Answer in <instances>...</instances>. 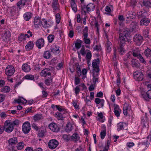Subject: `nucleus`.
Instances as JSON below:
<instances>
[{
  "instance_id": "obj_46",
  "label": "nucleus",
  "mask_w": 151,
  "mask_h": 151,
  "mask_svg": "<svg viewBox=\"0 0 151 151\" xmlns=\"http://www.w3.org/2000/svg\"><path fill=\"white\" fill-rule=\"evenodd\" d=\"M52 78L50 77L49 79H47L45 80V83L47 86H50L52 82Z\"/></svg>"
},
{
  "instance_id": "obj_11",
  "label": "nucleus",
  "mask_w": 151,
  "mask_h": 151,
  "mask_svg": "<svg viewBox=\"0 0 151 151\" xmlns=\"http://www.w3.org/2000/svg\"><path fill=\"white\" fill-rule=\"evenodd\" d=\"M59 145L58 141L56 139H51L49 141L48 143L49 147L51 149L55 148Z\"/></svg>"
},
{
  "instance_id": "obj_42",
  "label": "nucleus",
  "mask_w": 151,
  "mask_h": 151,
  "mask_svg": "<svg viewBox=\"0 0 151 151\" xmlns=\"http://www.w3.org/2000/svg\"><path fill=\"white\" fill-rule=\"evenodd\" d=\"M62 113L57 112L55 114V116L58 120H63V116Z\"/></svg>"
},
{
  "instance_id": "obj_43",
  "label": "nucleus",
  "mask_w": 151,
  "mask_h": 151,
  "mask_svg": "<svg viewBox=\"0 0 151 151\" xmlns=\"http://www.w3.org/2000/svg\"><path fill=\"white\" fill-rule=\"evenodd\" d=\"M77 41L78 42H76L75 43V47L76 49H79L81 46V44L83 42V41L79 39L77 40Z\"/></svg>"
},
{
  "instance_id": "obj_2",
  "label": "nucleus",
  "mask_w": 151,
  "mask_h": 151,
  "mask_svg": "<svg viewBox=\"0 0 151 151\" xmlns=\"http://www.w3.org/2000/svg\"><path fill=\"white\" fill-rule=\"evenodd\" d=\"M119 32V35L120 45H124L125 42L124 37H127L129 34V32L125 29H120Z\"/></svg>"
},
{
  "instance_id": "obj_41",
  "label": "nucleus",
  "mask_w": 151,
  "mask_h": 151,
  "mask_svg": "<svg viewBox=\"0 0 151 151\" xmlns=\"http://www.w3.org/2000/svg\"><path fill=\"white\" fill-rule=\"evenodd\" d=\"M51 52L55 54H58L60 52L58 47H55L54 48H52L51 49Z\"/></svg>"
},
{
  "instance_id": "obj_51",
  "label": "nucleus",
  "mask_w": 151,
  "mask_h": 151,
  "mask_svg": "<svg viewBox=\"0 0 151 151\" xmlns=\"http://www.w3.org/2000/svg\"><path fill=\"white\" fill-rule=\"evenodd\" d=\"M92 80L93 83L96 84V82H98L99 81L98 75L97 74L93 76Z\"/></svg>"
},
{
  "instance_id": "obj_8",
  "label": "nucleus",
  "mask_w": 151,
  "mask_h": 151,
  "mask_svg": "<svg viewBox=\"0 0 151 151\" xmlns=\"http://www.w3.org/2000/svg\"><path fill=\"white\" fill-rule=\"evenodd\" d=\"M31 128L30 124L28 122H25L22 125V130L25 134L28 133L31 130Z\"/></svg>"
},
{
  "instance_id": "obj_44",
  "label": "nucleus",
  "mask_w": 151,
  "mask_h": 151,
  "mask_svg": "<svg viewBox=\"0 0 151 151\" xmlns=\"http://www.w3.org/2000/svg\"><path fill=\"white\" fill-rule=\"evenodd\" d=\"M24 144L23 142H19L17 144V147L18 150H21L22 149L24 146Z\"/></svg>"
},
{
  "instance_id": "obj_56",
  "label": "nucleus",
  "mask_w": 151,
  "mask_h": 151,
  "mask_svg": "<svg viewBox=\"0 0 151 151\" xmlns=\"http://www.w3.org/2000/svg\"><path fill=\"white\" fill-rule=\"evenodd\" d=\"M54 39V36L52 35H49L47 39L49 42H52Z\"/></svg>"
},
{
  "instance_id": "obj_22",
  "label": "nucleus",
  "mask_w": 151,
  "mask_h": 151,
  "mask_svg": "<svg viewBox=\"0 0 151 151\" xmlns=\"http://www.w3.org/2000/svg\"><path fill=\"white\" fill-rule=\"evenodd\" d=\"M131 54H132L134 57H137L138 58L140 57V55H141L139 53V51H136L135 50H134L133 53L129 52L127 54V58H130V56Z\"/></svg>"
},
{
  "instance_id": "obj_59",
  "label": "nucleus",
  "mask_w": 151,
  "mask_h": 151,
  "mask_svg": "<svg viewBox=\"0 0 151 151\" xmlns=\"http://www.w3.org/2000/svg\"><path fill=\"white\" fill-rule=\"evenodd\" d=\"M116 51L117 50L116 47H114L113 48V59L114 60H116Z\"/></svg>"
},
{
  "instance_id": "obj_64",
  "label": "nucleus",
  "mask_w": 151,
  "mask_h": 151,
  "mask_svg": "<svg viewBox=\"0 0 151 151\" xmlns=\"http://www.w3.org/2000/svg\"><path fill=\"white\" fill-rule=\"evenodd\" d=\"M5 97V95L0 93V103L4 101Z\"/></svg>"
},
{
  "instance_id": "obj_39",
  "label": "nucleus",
  "mask_w": 151,
  "mask_h": 151,
  "mask_svg": "<svg viewBox=\"0 0 151 151\" xmlns=\"http://www.w3.org/2000/svg\"><path fill=\"white\" fill-rule=\"evenodd\" d=\"M144 53L147 58L151 57V50L150 49L147 48L145 50Z\"/></svg>"
},
{
  "instance_id": "obj_19",
  "label": "nucleus",
  "mask_w": 151,
  "mask_h": 151,
  "mask_svg": "<svg viewBox=\"0 0 151 151\" xmlns=\"http://www.w3.org/2000/svg\"><path fill=\"white\" fill-rule=\"evenodd\" d=\"M131 65L133 68H138L140 67V64L138 61L136 59H133L131 61Z\"/></svg>"
},
{
  "instance_id": "obj_13",
  "label": "nucleus",
  "mask_w": 151,
  "mask_h": 151,
  "mask_svg": "<svg viewBox=\"0 0 151 151\" xmlns=\"http://www.w3.org/2000/svg\"><path fill=\"white\" fill-rule=\"evenodd\" d=\"M50 129L53 132H58L59 130V127L55 123H52L49 125Z\"/></svg>"
},
{
  "instance_id": "obj_20",
  "label": "nucleus",
  "mask_w": 151,
  "mask_h": 151,
  "mask_svg": "<svg viewBox=\"0 0 151 151\" xmlns=\"http://www.w3.org/2000/svg\"><path fill=\"white\" fill-rule=\"evenodd\" d=\"M27 102V100L22 97H19L17 99H14V102L15 103H22L23 104H25Z\"/></svg>"
},
{
  "instance_id": "obj_30",
  "label": "nucleus",
  "mask_w": 151,
  "mask_h": 151,
  "mask_svg": "<svg viewBox=\"0 0 151 151\" xmlns=\"http://www.w3.org/2000/svg\"><path fill=\"white\" fill-rule=\"evenodd\" d=\"M55 107L58 111L61 112V113H62L63 114L67 113L66 110L63 107L59 105H56Z\"/></svg>"
},
{
  "instance_id": "obj_55",
  "label": "nucleus",
  "mask_w": 151,
  "mask_h": 151,
  "mask_svg": "<svg viewBox=\"0 0 151 151\" xmlns=\"http://www.w3.org/2000/svg\"><path fill=\"white\" fill-rule=\"evenodd\" d=\"M56 20L57 23L59 24L60 22L61 17L59 13H57L55 15Z\"/></svg>"
},
{
  "instance_id": "obj_31",
  "label": "nucleus",
  "mask_w": 151,
  "mask_h": 151,
  "mask_svg": "<svg viewBox=\"0 0 151 151\" xmlns=\"http://www.w3.org/2000/svg\"><path fill=\"white\" fill-rule=\"evenodd\" d=\"M70 4L73 10L76 12L77 11V5L76 3L75 0H71Z\"/></svg>"
},
{
  "instance_id": "obj_34",
  "label": "nucleus",
  "mask_w": 151,
  "mask_h": 151,
  "mask_svg": "<svg viewBox=\"0 0 151 151\" xmlns=\"http://www.w3.org/2000/svg\"><path fill=\"white\" fill-rule=\"evenodd\" d=\"M71 139L73 141L76 142L80 139V137L78 134L74 133L71 136Z\"/></svg>"
},
{
  "instance_id": "obj_36",
  "label": "nucleus",
  "mask_w": 151,
  "mask_h": 151,
  "mask_svg": "<svg viewBox=\"0 0 151 151\" xmlns=\"http://www.w3.org/2000/svg\"><path fill=\"white\" fill-rule=\"evenodd\" d=\"M125 125H126L125 123L123 122H119L117 125V130L119 131L124 129V127Z\"/></svg>"
},
{
  "instance_id": "obj_37",
  "label": "nucleus",
  "mask_w": 151,
  "mask_h": 151,
  "mask_svg": "<svg viewBox=\"0 0 151 151\" xmlns=\"http://www.w3.org/2000/svg\"><path fill=\"white\" fill-rule=\"evenodd\" d=\"M43 119V117L42 115L40 114H37L33 117V119L35 122L38 121Z\"/></svg>"
},
{
  "instance_id": "obj_54",
  "label": "nucleus",
  "mask_w": 151,
  "mask_h": 151,
  "mask_svg": "<svg viewBox=\"0 0 151 151\" xmlns=\"http://www.w3.org/2000/svg\"><path fill=\"white\" fill-rule=\"evenodd\" d=\"M138 59H139L140 62L141 63H142L145 64H146V61L145 60V58L142 56V55H140V57Z\"/></svg>"
},
{
  "instance_id": "obj_27",
  "label": "nucleus",
  "mask_w": 151,
  "mask_h": 151,
  "mask_svg": "<svg viewBox=\"0 0 151 151\" xmlns=\"http://www.w3.org/2000/svg\"><path fill=\"white\" fill-rule=\"evenodd\" d=\"M150 22V20L149 19L147 18H145L141 20L140 24L141 25L147 26Z\"/></svg>"
},
{
  "instance_id": "obj_62",
  "label": "nucleus",
  "mask_w": 151,
  "mask_h": 151,
  "mask_svg": "<svg viewBox=\"0 0 151 151\" xmlns=\"http://www.w3.org/2000/svg\"><path fill=\"white\" fill-rule=\"evenodd\" d=\"M80 53L82 55H84L86 54L85 48L84 45H83L80 50Z\"/></svg>"
},
{
  "instance_id": "obj_14",
  "label": "nucleus",
  "mask_w": 151,
  "mask_h": 151,
  "mask_svg": "<svg viewBox=\"0 0 151 151\" xmlns=\"http://www.w3.org/2000/svg\"><path fill=\"white\" fill-rule=\"evenodd\" d=\"M99 62V59L97 58L94 60L92 63V66L94 70L97 73H98L99 71V67L98 66Z\"/></svg>"
},
{
  "instance_id": "obj_10",
  "label": "nucleus",
  "mask_w": 151,
  "mask_h": 151,
  "mask_svg": "<svg viewBox=\"0 0 151 151\" xmlns=\"http://www.w3.org/2000/svg\"><path fill=\"white\" fill-rule=\"evenodd\" d=\"M134 78L135 80L138 81H142L144 78V76L142 72L136 71L133 74Z\"/></svg>"
},
{
  "instance_id": "obj_18",
  "label": "nucleus",
  "mask_w": 151,
  "mask_h": 151,
  "mask_svg": "<svg viewBox=\"0 0 151 151\" xmlns=\"http://www.w3.org/2000/svg\"><path fill=\"white\" fill-rule=\"evenodd\" d=\"M114 112L115 115L117 117L120 116V113H121V110L119 106L117 105L114 104Z\"/></svg>"
},
{
  "instance_id": "obj_17",
  "label": "nucleus",
  "mask_w": 151,
  "mask_h": 151,
  "mask_svg": "<svg viewBox=\"0 0 151 151\" xmlns=\"http://www.w3.org/2000/svg\"><path fill=\"white\" fill-rule=\"evenodd\" d=\"M17 139L16 137L11 138L8 140V145L9 146L14 145L17 144Z\"/></svg>"
},
{
  "instance_id": "obj_61",
  "label": "nucleus",
  "mask_w": 151,
  "mask_h": 151,
  "mask_svg": "<svg viewBox=\"0 0 151 151\" xmlns=\"http://www.w3.org/2000/svg\"><path fill=\"white\" fill-rule=\"evenodd\" d=\"M72 104L75 109H79V105L78 104L77 100H73V101Z\"/></svg>"
},
{
  "instance_id": "obj_38",
  "label": "nucleus",
  "mask_w": 151,
  "mask_h": 151,
  "mask_svg": "<svg viewBox=\"0 0 151 151\" xmlns=\"http://www.w3.org/2000/svg\"><path fill=\"white\" fill-rule=\"evenodd\" d=\"M103 129L101 130V137L102 139H104L106 135V128L105 126L102 127Z\"/></svg>"
},
{
  "instance_id": "obj_33",
  "label": "nucleus",
  "mask_w": 151,
  "mask_h": 151,
  "mask_svg": "<svg viewBox=\"0 0 151 151\" xmlns=\"http://www.w3.org/2000/svg\"><path fill=\"white\" fill-rule=\"evenodd\" d=\"M124 45H119L118 48V51L119 54L121 55H123L125 53V50L124 47Z\"/></svg>"
},
{
  "instance_id": "obj_63",
  "label": "nucleus",
  "mask_w": 151,
  "mask_h": 151,
  "mask_svg": "<svg viewBox=\"0 0 151 151\" xmlns=\"http://www.w3.org/2000/svg\"><path fill=\"white\" fill-rule=\"evenodd\" d=\"M12 123L14 127V126H18L19 123V121L17 119H15L12 122Z\"/></svg>"
},
{
  "instance_id": "obj_28",
  "label": "nucleus",
  "mask_w": 151,
  "mask_h": 151,
  "mask_svg": "<svg viewBox=\"0 0 151 151\" xmlns=\"http://www.w3.org/2000/svg\"><path fill=\"white\" fill-rule=\"evenodd\" d=\"M133 14H132V12H128L126 16H127L126 19V22L127 23H129V22L132 20L133 19Z\"/></svg>"
},
{
  "instance_id": "obj_48",
  "label": "nucleus",
  "mask_w": 151,
  "mask_h": 151,
  "mask_svg": "<svg viewBox=\"0 0 151 151\" xmlns=\"http://www.w3.org/2000/svg\"><path fill=\"white\" fill-rule=\"evenodd\" d=\"M76 75L77 76H80L81 74V72L78 65H76Z\"/></svg>"
},
{
  "instance_id": "obj_35",
  "label": "nucleus",
  "mask_w": 151,
  "mask_h": 151,
  "mask_svg": "<svg viewBox=\"0 0 151 151\" xmlns=\"http://www.w3.org/2000/svg\"><path fill=\"white\" fill-rule=\"evenodd\" d=\"M83 40L84 43L86 44H90L91 43V40L88 37V35H83Z\"/></svg>"
},
{
  "instance_id": "obj_23",
  "label": "nucleus",
  "mask_w": 151,
  "mask_h": 151,
  "mask_svg": "<svg viewBox=\"0 0 151 151\" xmlns=\"http://www.w3.org/2000/svg\"><path fill=\"white\" fill-rule=\"evenodd\" d=\"M22 69L24 72H28L31 70V68L30 66L27 64L24 63L22 66Z\"/></svg>"
},
{
  "instance_id": "obj_3",
  "label": "nucleus",
  "mask_w": 151,
  "mask_h": 151,
  "mask_svg": "<svg viewBox=\"0 0 151 151\" xmlns=\"http://www.w3.org/2000/svg\"><path fill=\"white\" fill-rule=\"evenodd\" d=\"M3 126L5 131L8 133L12 132L14 129L12 121L10 120H7L5 121Z\"/></svg>"
},
{
  "instance_id": "obj_29",
  "label": "nucleus",
  "mask_w": 151,
  "mask_h": 151,
  "mask_svg": "<svg viewBox=\"0 0 151 151\" xmlns=\"http://www.w3.org/2000/svg\"><path fill=\"white\" fill-rule=\"evenodd\" d=\"M95 102L96 104H100L101 107H103L104 106V101L103 99L96 98L95 99Z\"/></svg>"
},
{
  "instance_id": "obj_12",
  "label": "nucleus",
  "mask_w": 151,
  "mask_h": 151,
  "mask_svg": "<svg viewBox=\"0 0 151 151\" xmlns=\"http://www.w3.org/2000/svg\"><path fill=\"white\" fill-rule=\"evenodd\" d=\"M52 7L54 12L56 13L60 11V6L58 1H52Z\"/></svg>"
},
{
  "instance_id": "obj_45",
  "label": "nucleus",
  "mask_w": 151,
  "mask_h": 151,
  "mask_svg": "<svg viewBox=\"0 0 151 151\" xmlns=\"http://www.w3.org/2000/svg\"><path fill=\"white\" fill-rule=\"evenodd\" d=\"M51 56L50 52L49 51H45L43 55V57L44 58L47 59H49L50 58Z\"/></svg>"
},
{
  "instance_id": "obj_21",
  "label": "nucleus",
  "mask_w": 151,
  "mask_h": 151,
  "mask_svg": "<svg viewBox=\"0 0 151 151\" xmlns=\"http://www.w3.org/2000/svg\"><path fill=\"white\" fill-rule=\"evenodd\" d=\"M50 69L49 68H45L42 70L40 73V75L41 76L46 77L47 75L50 76L51 75V73L48 71Z\"/></svg>"
},
{
  "instance_id": "obj_57",
  "label": "nucleus",
  "mask_w": 151,
  "mask_h": 151,
  "mask_svg": "<svg viewBox=\"0 0 151 151\" xmlns=\"http://www.w3.org/2000/svg\"><path fill=\"white\" fill-rule=\"evenodd\" d=\"M96 86V84L93 83H91V85L88 88V90L89 91H92L95 89V88Z\"/></svg>"
},
{
  "instance_id": "obj_49",
  "label": "nucleus",
  "mask_w": 151,
  "mask_h": 151,
  "mask_svg": "<svg viewBox=\"0 0 151 151\" xmlns=\"http://www.w3.org/2000/svg\"><path fill=\"white\" fill-rule=\"evenodd\" d=\"M137 23L136 22H132L131 25L133 30H136V29H137Z\"/></svg>"
},
{
  "instance_id": "obj_24",
  "label": "nucleus",
  "mask_w": 151,
  "mask_h": 151,
  "mask_svg": "<svg viewBox=\"0 0 151 151\" xmlns=\"http://www.w3.org/2000/svg\"><path fill=\"white\" fill-rule=\"evenodd\" d=\"M73 125L70 122H68L65 126V131L68 132L71 131L73 129Z\"/></svg>"
},
{
  "instance_id": "obj_15",
  "label": "nucleus",
  "mask_w": 151,
  "mask_h": 151,
  "mask_svg": "<svg viewBox=\"0 0 151 151\" xmlns=\"http://www.w3.org/2000/svg\"><path fill=\"white\" fill-rule=\"evenodd\" d=\"M10 32L9 31L6 30L4 31V32L2 36L3 40L5 41H9L11 37Z\"/></svg>"
},
{
  "instance_id": "obj_16",
  "label": "nucleus",
  "mask_w": 151,
  "mask_h": 151,
  "mask_svg": "<svg viewBox=\"0 0 151 151\" xmlns=\"http://www.w3.org/2000/svg\"><path fill=\"white\" fill-rule=\"evenodd\" d=\"M35 44L38 49H41L44 46V39L42 38L39 39L36 41Z\"/></svg>"
},
{
  "instance_id": "obj_5",
  "label": "nucleus",
  "mask_w": 151,
  "mask_h": 151,
  "mask_svg": "<svg viewBox=\"0 0 151 151\" xmlns=\"http://www.w3.org/2000/svg\"><path fill=\"white\" fill-rule=\"evenodd\" d=\"M33 23V25L35 28H40L41 27L42 23L41 17L38 16H36L34 18Z\"/></svg>"
},
{
  "instance_id": "obj_4",
  "label": "nucleus",
  "mask_w": 151,
  "mask_h": 151,
  "mask_svg": "<svg viewBox=\"0 0 151 151\" xmlns=\"http://www.w3.org/2000/svg\"><path fill=\"white\" fill-rule=\"evenodd\" d=\"M147 89H148L146 93L142 92L141 93L142 97L146 101L149 99H151V84L148 83L147 85Z\"/></svg>"
},
{
  "instance_id": "obj_26",
  "label": "nucleus",
  "mask_w": 151,
  "mask_h": 151,
  "mask_svg": "<svg viewBox=\"0 0 151 151\" xmlns=\"http://www.w3.org/2000/svg\"><path fill=\"white\" fill-rule=\"evenodd\" d=\"M130 110V107L127 104H125L123 107V113L125 115H127L128 112Z\"/></svg>"
},
{
  "instance_id": "obj_7",
  "label": "nucleus",
  "mask_w": 151,
  "mask_h": 151,
  "mask_svg": "<svg viewBox=\"0 0 151 151\" xmlns=\"http://www.w3.org/2000/svg\"><path fill=\"white\" fill-rule=\"evenodd\" d=\"M15 72V68L14 67L11 65H8L6 67L5 73L6 74L9 76H12Z\"/></svg>"
},
{
  "instance_id": "obj_6",
  "label": "nucleus",
  "mask_w": 151,
  "mask_h": 151,
  "mask_svg": "<svg viewBox=\"0 0 151 151\" xmlns=\"http://www.w3.org/2000/svg\"><path fill=\"white\" fill-rule=\"evenodd\" d=\"M143 37L140 34H137L134 37L133 40L137 45L139 46L142 43Z\"/></svg>"
},
{
  "instance_id": "obj_60",
  "label": "nucleus",
  "mask_w": 151,
  "mask_h": 151,
  "mask_svg": "<svg viewBox=\"0 0 151 151\" xmlns=\"http://www.w3.org/2000/svg\"><path fill=\"white\" fill-rule=\"evenodd\" d=\"M26 40L25 37L23 34H21L18 37V40L20 41H22Z\"/></svg>"
},
{
  "instance_id": "obj_9",
  "label": "nucleus",
  "mask_w": 151,
  "mask_h": 151,
  "mask_svg": "<svg viewBox=\"0 0 151 151\" xmlns=\"http://www.w3.org/2000/svg\"><path fill=\"white\" fill-rule=\"evenodd\" d=\"M42 25L45 28H47L51 26L53 24V22L50 20H47L45 19H42Z\"/></svg>"
},
{
  "instance_id": "obj_58",
  "label": "nucleus",
  "mask_w": 151,
  "mask_h": 151,
  "mask_svg": "<svg viewBox=\"0 0 151 151\" xmlns=\"http://www.w3.org/2000/svg\"><path fill=\"white\" fill-rule=\"evenodd\" d=\"M71 136L68 134H64L63 135V139L66 140L68 141L71 139Z\"/></svg>"
},
{
  "instance_id": "obj_52",
  "label": "nucleus",
  "mask_w": 151,
  "mask_h": 151,
  "mask_svg": "<svg viewBox=\"0 0 151 151\" xmlns=\"http://www.w3.org/2000/svg\"><path fill=\"white\" fill-rule=\"evenodd\" d=\"M45 132L43 130H40L39 131L38 133L37 134L38 136L41 138H42L45 135Z\"/></svg>"
},
{
  "instance_id": "obj_32",
  "label": "nucleus",
  "mask_w": 151,
  "mask_h": 151,
  "mask_svg": "<svg viewBox=\"0 0 151 151\" xmlns=\"http://www.w3.org/2000/svg\"><path fill=\"white\" fill-rule=\"evenodd\" d=\"M32 14L30 12H27L23 16L24 19L26 21H29L32 17Z\"/></svg>"
},
{
  "instance_id": "obj_1",
  "label": "nucleus",
  "mask_w": 151,
  "mask_h": 151,
  "mask_svg": "<svg viewBox=\"0 0 151 151\" xmlns=\"http://www.w3.org/2000/svg\"><path fill=\"white\" fill-rule=\"evenodd\" d=\"M95 9L94 4L91 3L87 5L83 4L81 6V12L83 15H86L87 13H89L93 11Z\"/></svg>"
},
{
  "instance_id": "obj_47",
  "label": "nucleus",
  "mask_w": 151,
  "mask_h": 151,
  "mask_svg": "<svg viewBox=\"0 0 151 151\" xmlns=\"http://www.w3.org/2000/svg\"><path fill=\"white\" fill-rule=\"evenodd\" d=\"M113 8L112 5H110L109 6H107L105 7V11L108 13H110L113 10Z\"/></svg>"
},
{
  "instance_id": "obj_53",
  "label": "nucleus",
  "mask_w": 151,
  "mask_h": 151,
  "mask_svg": "<svg viewBox=\"0 0 151 151\" xmlns=\"http://www.w3.org/2000/svg\"><path fill=\"white\" fill-rule=\"evenodd\" d=\"M24 78L26 79L33 80L34 78V76L31 74H27L24 76Z\"/></svg>"
},
{
  "instance_id": "obj_50",
  "label": "nucleus",
  "mask_w": 151,
  "mask_h": 151,
  "mask_svg": "<svg viewBox=\"0 0 151 151\" xmlns=\"http://www.w3.org/2000/svg\"><path fill=\"white\" fill-rule=\"evenodd\" d=\"M144 6L147 7H151V0L148 1H144L143 2Z\"/></svg>"
},
{
  "instance_id": "obj_25",
  "label": "nucleus",
  "mask_w": 151,
  "mask_h": 151,
  "mask_svg": "<svg viewBox=\"0 0 151 151\" xmlns=\"http://www.w3.org/2000/svg\"><path fill=\"white\" fill-rule=\"evenodd\" d=\"M34 46L33 42L30 41L29 42L25 47V48L27 50L29 51L32 50Z\"/></svg>"
},
{
  "instance_id": "obj_40",
  "label": "nucleus",
  "mask_w": 151,
  "mask_h": 151,
  "mask_svg": "<svg viewBox=\"0 0 151 151\" xmlns=\"http://www.w3.org/2000/svg\"><path fill=\"white\" fill-rule=\"evenodd\" d=\"M10 90V88L9 86H6L1 88L0 91L3 93H8Z\"/></svg>"
}]
</instances>
